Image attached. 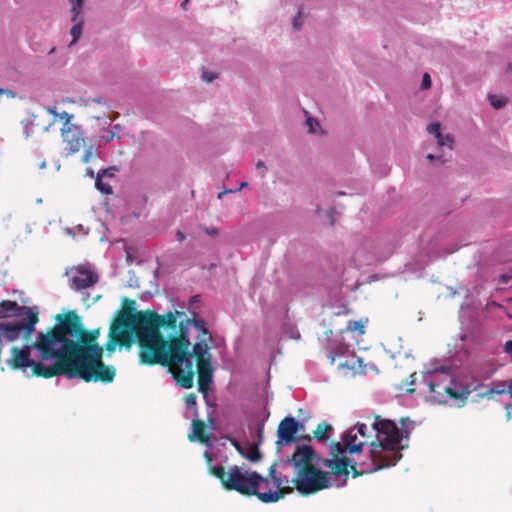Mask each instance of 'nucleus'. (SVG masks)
Instances as JSON below:
<instances>
[{"label": "nucleus", "mask_w": 512, "mask_h": 512, "mask_svg": "<svg viewBox=\"0 0 512 512\" xmlns=\"http://www.w3.org/2000/svg\"><path fill=\"white\" fill-rule=\"evenodd\" d=\"M56 324L39 345L45 356L57 355L65 376L84 382H113L116 369L103 362L104 348L98 344L100 329L85 330L75 311L58 314Z\"/></svg>", "instance_id": "nucleus-1"}, {"label": "nucleus", "mask_w": 512, "mask_h": 512, "mask_svg": "<svg viewBox=\"0 0 512 512\" xmlns=\"http://www.w3.org/2000/svg\"><path fill=\"white\" fill-rule=\"evenodd\" d=\"M212 340L203 320L186 319L177 322V327L169 329L166 333L162 352L166 354V359L157 365L167 367L176 384L189 389L194 385V359L198 374V390L206 396L213 381L212 354L209 346Z\"/></svg>", "instance_id": "nucleus-2"}, {"label": "nucleus", "mask_w": 512, "mask_h": 512, "mask_svg": "<svg viewBox=\"0 0 512 512\" xmlns=\"http://www.w3.org/2000/svg\"><path fill=\"white\" fill-rule=\"evenodd\" d=\"M128 307L120 310L110 325L108 340L103 347L111 356L116 346L130 349L136 338L139 344V362L154 366L166 359L163 348L166 333L177 327V318L172 312L159 315L154 310L135 311L134 300L124 299Z\"/></svg>", "instance_id": "nucleus-3"}, {"label": "nucleus", "mask_w": 512, "mask_h": 512, "mask_svg": "<svg viewBox=\"0 0 512 512\" xmlns=\"http://www.w3.org/2000/svg\"><path fill=\"white\" fill-rule=\"evenodd\" d=\"M373 428L376 430L378 441L370 443L369 463L358 462L340 455L330 459H319L317 464L329 468L331 475L343 476L342 485L347 482L349 468L353 477H358L396 465L402 457L401 450L404 448L401 441L404 437H408V433L400 430L394 421L381 416L375 417Z\"/></svg>", "instance_id": "nucleus-4"}, {"label": "nucleus", "mask_w": 512, "mask_h": 512, "mask_svg": "<svg viewBox=\"0 0 512 512\" xmlns=\"http://www.w3.org/2000/svg\"><path fill=\"white\" fill-rule=\"evenodd\" d=\"M46 333L39 332L37 340L31 345H25L22 348L13 346L11 348V357L7 364L12 370H23L30 367L32 375L49 379L52 377L65 375L63 365L57 355L45 356L44 350L40 347Z\"/></svg>", "instance_id": "nucleus-5"}, {"label": "nucleus", "mask_w": 512, "mask_h": 512, "mask_svg": "<svg viewBox=\"0 0 512 512\" xmlns=\"http://www.w3.org/2000/svg\"><path fill=\"white\" fill-rule=\"evenodd\" d=\"M208 463L211 457L205 452ZM209 473L217 478L227 491H236L244 496H252L256 493L255 484L259 479V473L246 469L245 466L229 465L225 468L222 465L213 466L209 464Z\"/></svg>", "instance_id": "nucleus-6"}, {"label": "nucleus", "mask_w": 512, "mask_h": 512, "mask_svg": "<svg viewBox=\"0 0 512 512\" xmlns=\"http://www.w3.org/2000/svg\"><path fill=\"white\" fill-rule=\"evenodd\" d=\"M330 475V472L320 470L313 465L296 472L292 482L299 493L307 496L329 488L331 486Z\"/></svg>", "instance_id": "nucleus-7"}, {"label": "nucleus", "mask_w": 512, "mask_h": 512, "mask_svg": "<svg viewBox=\"0 0 512 512\" xmlns=\"http://www.w3.org/2000/svg\"><path fill=\"white\" fill-rule=\"evenodd\" d=\"M27 316L25 319L16 323L0 324V331L4 333V336L9 341H15L18 338H22L24 341H29L32 333L35 330V325L39 321L38 313L33 312L31 309H27Z\"/></svg>", "instance_id": "nucleus-8"}, {"label": "nucleus", "mask_w": 512, "mask_h": 512, "mask_svg": "<svg viewBox=\"0 0 512 512\" xmlns=\"http://www.w3.org/2000/svg\"><path fill=\"white\" fill-rule=\"evenodd\" d=\"M275 478V463L268 469L267 476L259 474V479L256 480L255 490L253 496H256L263 503H275L289 494V490H279L274 487Z\"/></svg>", "instance_id": "nucleus-9"}, {"label": "nucleus", "mask_w": 512, "mask_h": 512, "mask_svg": "<svg viewBox=\"0 0 512 512\" xmlns=\"http://www.w3.org/2000/svg\"><path fill=\"white\" fill-rule=\"evenodd\" d=\"M364 446V440L360 439L357 431L353 428H349L342 436V442H332L330 444V456L336 457L340 455L356 454L362 451Z\"/></svg>", "instance_id": "nucleus-10"}, {"label": "nucleus", "mask_w": 512, "mask_h": 512, "mask_svg": "<svg viewBox=\"0 0 512 512\" xmlns=\"http://www.w3.org/2000/svg\"><path fill=\"white\" fill-rule=\"evenodd\" d=\"M304 428V425L292 416H287L281 420L277 430L278 446L290 445L295 443L299 438L296 434Z\"/></svg>", "instance_id": "nucleus-11"}, {"label": "nucleus", "mask_w": 512, "mask_h": 512, "mask_svg": "<svg viewBox=\"0 0 512 512\" xmlns=\"http://www.w3.org/2000/svg\"><path fill=\"white\" fill-rule=\"evenodd\" d=\"M61 137L63 142L66 144L65 149L70 153L74 154L84 146L85 140L83 137V131L77 124H66L62 125Z\"/></svg>", "instance_id": "nucleus-12"}, {"label": "nucleus", "mask_w": 512, "mask_h": 512, "mask_svg": "<svg viewBox=\"0 0 512 512\" xmlns=\"http://www.w3.org/2000/svg\"><path fill=\"white\" fill-rule=\"evenodd\" d=\"M319 459L322 458L316 456L314 449L310 445H300L296 447L289 462L293 464L296 472H298L303 468L313 466L314 463L318 465L317 461Z\"/></svg>", "instance_id": "nucleus-13"}, {"label": "nucleus", "mask_w": 512, "mask_h": 512, "mask_svg": "<svg viewBox=\"0 0 512 512\" xmlns=\"http://www.w3.org/2000/svg\"><path fill=\"white\" fill-rule=\"evenodd\" d=\"M71 271L75 273L70 279L75 290L92 287L98 282V275L85 266L74 267Z\"/></svg>", "instance_id": "nucleus-14"}, {"label": "nucleus", "mask_w": 512, "mask_h": 512, "mask_svg": "<svg viewBox=\"0 0 512 512\" xmlns=\"http://www.w3.org/2000/svg\"><path fill=\"white\" fill-rule=\"evenodd\" d=\"M469 395L470 390L467 386L462 385L461 383L455 382L453 380H449V384L445 392L444 404L453 403L457 407H462L465 405Z\"/></svg>", "instance_id": "nucleus-15"}, {"label": "nucleus", "mask_w": 512, "mask_h": 512, "mask_svg": "<svg viewBox=\"0 0 512 512\" xmlns=\"http://www.w3.org/2000/svg\"><path fill=\"white\" fill-rule=\"evenodd\" d=\"M83 4L84 0H70L71 22H73L74 25L70 30L72 41L69 46L74 45L82 35L84 20L80 15L82 13Z\"/></svg>", "instance_id": "nucleus-16"}, {"label": "nucleus", "mask_w": 512, "mask_h": 512, "mask_svg": "<svg viewBox=\"0 0 512 512\" xmlns=\"http://www.w3.org/2000/svg\"><path fill=\"white\" fill-rule=\"evenodd\" d=\"M449 384L447 377L436 375L428 382V389L432 401L438 404L445 403V392Z\"/></svg>", "instance_id": "nucleus-17"}, {"label": "nucleus", "mask_w": 512, "mask_h": 512, "mask_svg": "<svg viewBox=\"0 0 512 512\" xmlns=\"http://www.w3.org/2000/svg\"><path fill=\"white\" fill-rule=\"evenodd\" d=\"M378 415H374L373 417L368 416L367 420L370 422V428L366 423H357L354 429L357 431L360 439L364 440V446L369 445L372 442H377L378 438L376 435V430L373 428V423L375 422V417Z\"/></svg>", "instance_id": "nucleus-18"}, {"label": "nucleus", "mask_w": 512, "mask_h": 512, "mask_svg": "<svg viewBox=\"0 0 512 512\" xmlns=\"http://www.w3.org/2000/svg\"><path fill=\"white\" fill-rule=\"evenodd\" d=\"M427 131L429 134H432L437 139V144L440 147H448L449 149L453 148L454 139L450 134L443 135L441 133V126L439 123H432L427 126Z\"/></svg>", "instance_id": "nucleus-19"}, {"label": "nucleus", "mask_w": 512, "mask_h": 512, "mask_svg": "<svg viewBox=\"0 0 512 512\" xmlns=\"http://www.w3.org/2000/svg\"><path fill=\"white\" fill-rule=\"evenodd\" d=\"M193 435H189L190 441L195 438L201 443H207L210 440V435L206 432L205 423L202 420L194 419L192 421Z\"/></svg>", "instance_id": "nucleus-20"}, {"label": "nucleus", "mask_w": 512, "mask_h": 512, "mask_svg": "<svg viewBox=\"0 0 512 512\" xmlns=\"http://www.w3.org/2000/svg\"><path fill=\"white\" fill-rule=\"evenodd\" d=\"M236 450L250 462L256 463L261 460L262 454L258 448V444H249L248 447L243 450L240 445L235 444Z\"/></svg>", "instance_id": "nucleus-21"}, {"label": "nucleus", "mask_w": 512, "mask_h": 512, "mask_svg": "<svg viewBox=\"0 0 512 512\" xmlns=\"http://www.w3.org/2000/svg\"><path fill=\"white\" fill-rule=\"evenodd\" d=\"M109 170H100L97 174L95 187L104 194H112L113 190L110 184L103 182L102 178L106 177Z\"/></svg>", "instance_id": "nucleus-22"}, {"label": "nucleus", "mask_w": 512, "mask_h": 512, "mask_svg": "<svg viewBox=\"0 0 512 512\" xmlns=\"http://www.w3.org/2000/svg\"><path fill=\"white\" fill-rule=\"evenodd\" d=\"M332 430V426L326 422H321L317 425L313 431L314 438L320 442H324L328 439L327 433Z\"/></svg>", "instance_id": "nucleus-23"}, {"label": "nucleus", "mask_w": 512, "mask_h": 512, "mask_svg": "<svg viewBox=\"0 0 512 512\" xmlns=\"http://www.w3.org/2000/svg\"><path fill=\"white\" fill-rule=\"evenodd\" d=\"M46 110L50 115H52L54 117L55 120L59 119V120L63 121V125L73 124L72 123V119L74 118L73 114H70L66 111L58 112L56 107H48Z\"/></svg>", "instance_id": "nucleus-24"}, {"label": "nucleus", "mask_w": 512, "mask_h": 512, "mask_svg": "<svg viewBox=\"0 0 512 512\" xmlns=\"http://www.w3.org/2000/svg\"><path fill=\"white\" fill-rule=\"evenodd\" d=\"M368 322L367 318L360 320H351L348 322L347 330L350 332H356L359 335H363L365 333V327Z\"/></svg>", "instance_id": "nucleus-25"}, {"label": "nucleus", "mask_w": 512, "mask_h": 512, "mask_svg": "<svg viewBox=\"0 0 512 512\" xmlns=\"http://www.w3.org/2000/svg\"><path fill=\"white\" fill-rule=\"evenodd\" d=\"M19 308L18 303L12 300H3L0 302L1 317L7 316L8 313L14 312Z\"/></svg>", "instance_id": "nucleus-26"}, {"label": "nucleus", "mask_w": 512, "mask_h": 512, "mask_svg": "<svg viewBox=\"0 0 512 512\" xmlns=\"http://www.w3.org/2000/svg\"><path fill=\"white\" fill-rule=\"evenodd\" d=\"M291 482L286 476H277V471L275 470L274 487L276 489L283 490L287 488L290 494L293 491V487L290 486Z\"/></svg>", "instance_id": "nucleus-27"}, {"label": "nucleus", "mask_w": 512, "mask_h": 512, "mask_svg": "<svg viewBox=\"0 0 512 512\" xmlns=\"http://www.w3.org/2000/svg\"><path fill=\"white\" fill-rule=\"evenodd\" d=\"M196 399H197V396L195 393H189V394H186L185 397H184V401H185V404H186V407L189 408V409H194V414L195 416H198V411H197V403H196Z\"/></svg>", "instance_id": "nucleus-28"}, {"label": "nucleus", "mask_w": 512, "mask_h": 512, "mask_svg": "<svg viewBox=\"0 0 512 512\" xmlns=\"http://www.w3.org/2000/svg\"><path fill=\"white\" fill-rule=\"evenodd\" d=\"M96 158V154L93 151V147L90 146L85 149L84 154L82 156V162L88 163L91 159Z\"/></svg>", "instance_id": "nucleus-29"}, {"label": "nucleus", "mask_w": 512, "mask_h": 512, "mask_svg": "<svg viewBox=\"0 0 512 512\" xmlns=\"http://www.w3.org/2000/svg\"><path fill=\"white\" fill-rule=\"evenodd\" d=\"M489 100H490V104L496 108V109H499L501 107H503L506 103V100L505 99H498L496 96L494 95H491L489 97Z\"/></svg>", "instance_id": "nucleus-30"}, {"label": "nucleus", "mask_w": 512, "mask_h": 512, "mask_svg": "<svg viewBox=\"0 0 512 512\" xmlns=\"http://www.w3.org/2000/svg\"><path fill=\"white\" fill-rule=\"evenodd\" d=\"M306 124L309 127V132L310 133H315L316 132L315 127L319 126L318 121L313 119L312 117H307Z\"/></svg>", "instance_id": "nucleus-31"}, {"label": "nucleus", "mask_w": 512, "mask_h": 512, "mask_svg": "<svg viewBox=\"0 0 512 512\" xmlns=\"http://www.w3.org/2000/svg\"><path fill=\"white\" fill-rule=\"evenodd\" d=\"M503 352L509 356V359L512 362V340H508L504 343Z\"/></svg>", "instance_id": "nucleus-32"}, {"label": "nucleus", "mask_w": 512, "mask_h": 512, "mask_svg": "<svg viewBox=\"0 0 512 512\" xmlns=\"http://www.w3.org/2000/svg\"><path fill=\"white\" fill-rule=\"evenodd\" d=\"M422 89H429L431 87V78L428 73H424L421 82Z\"/></svg>", "instance_id": "nucleus-33"}, {"label": "nucleus", "mask_w": 512, "mask_h": 512, "mask_svg": "<svg viewBox=\"0 0 512 512\" xmlns=\"http://www.w3.org/2000/svg\"><path fill=\"white\" fill-rule=\"evenodd\" d=\"M215 78H217V75L214 73L204 71L202 74V79L207 83L212 82Z\"/></svg>", "instance_id": "nucleus-34"}, {"label": "nucleus", "mask_w": 512, "mask_h": 512, "mask_svg": "<svg viewBox=\"0 0 512 512\" xmlns=\"http://www.w3.org/2000/svg\"><path fill=\"white\" fill-rule=\"evenodd\" d=\"M300 19H301V11L299 10L297 15L293 19V27L296 30H298L302 27V22L300 21Z\"/></svg>", "instance_id": "nucleus-35"}, {"label": "nucleus", "mask_w": 512, "mask_h": 512, "mask_svg": "<svg viewBox=\"0 0 512 512\" xmlns=\"http://www.w3.org/2000/svg\"><path fill=\"white\" fill-rule=\"evenodd\" d=\"M116 134L112 131H106V135L103 136L105 142H110L114 139Z\"/></svg>", "instance_id": "nucleus-36"}, {"label": "nucleus", "mask_w": 512, "mask_h": 512, "mask_svg": "<svg viewBox=\"0 0 512 512\" xmlns=\"http://www.w3.org/2000/svg\"><path fill=\"white\" fill-rule=\"evenodd\" d=\"M6 94L8 97H14L15 94L9 89L0 88V95Z\"/></svg>", "instance_id": "nucleus-37"}, {"label": "nucleus", "mask_w": 512, "mask_h": 512, "mask_svg": "<svg viewBox=\"0 0 512 512\" xmlns=\"http://www.w3.org/2000/svg\"><path fill=\"white\" fill-rule=\"evenodd\" d=\"M176 237H177V240L180 241V242H182L185 239V235L181 231H177Z\"/></svg>", "instance_id": "nucleus-38"}, {"label": "nucleus", "mask_w": 512, "mask_h": 512, "mask_svg": "<svg viewBox=\"0 0 512 512\" xmlns=\"http://www.w3.org/2000/svg\"><path fill=\"white\" fill-rule=\"evenodd\" d=\"M416 378H415V374H411L408 378V380L406 381V384H409V385H412L414 384Z\"/></svg>", "instance_id": "nucleus-39"}, {"label": "nucleus", "mask_w": 512, "mask_h": 512, "mask_svg": "<svg viewBox=\"0 0 512 512\" xmlns=\"http://www.w3.org/2000/svg\"><path fill=\"white\" fill-rule=\"evenodd\" d=\"M107 170H109V171H108V173L106 174V176H108V177H113V176H114V171H116L117 169H116L115 167H110V168H108Z\"/></svg>", "instance_id": "nucleus-40"}, {"label": "nucleus", "mask_w": 512, "mask_h": 512, "mask_svg": "<svg viewBox=\"0 0 512 512\" xmlns=\"http://www.w3.org/2000/svg\"><path fill=\"white\" fill-rule=\"evenodd\" d=\"M510 280V276H507V275H502L501 278H500V281L504 284H507Z\"/></svg>", "instance_id": "nucleus-41"}, {"label": "nucleus", "mask_w": 512, "mask_h": 512, "mask_svg": "<svg viewBox=\"0 0 512 512\" xmlns=\"http://www.w3.org/2000/svg\"><path fill=\"white\" fill-rule=\"evenodd\" d=\"M256 167H257L258 169H260V168H261V169L265 170V164H264V162H263V161H261V160H259V161L256 163Z\"/></svg>", "instance_id": "nucleus-42"}, {"label": "nucleus", "mask_w": 512, "mask_h": 512, "mask_svg": "<svg viewBox=\"0 0 512 512\" xmlns=\"http://www.w3.org/2000/svg\"><path fill=\"white\" fill-rule=\"evenodd\" d=\"M506 392L512 397V380L509 382Z\"/></svg>", "instance_id": "nucleus-43"}, {"label": "nucleus", "mask_w": 512, "mask_h": 512, "mask_svg": "<svg viewBox=\"0 0 512 512\" xmlns=\"http://www.w3.org/2000/svg\"><path fill=\"white\" fill-rule=\"evenodd\" d=\"M86 173H87V175H89L90 177H94V171H93V169H91L90 167H88V168L86 169Z\"/></svg>", "instance_id": "nucleus-44"}, {"label": "nucleus", "mask_w": 512, "mask_h": 512, "mask_svg": "<svg viewBox=\"0 0 512 512\" xmlns=\"http://www.w3.org/2000/svg\"><path fill=\"white\" fill-rule=\"evenodd\" d=\"M189 3V0H184L182 3H181V8L183 10H186L187 9V5Z\"/></svg>", "instance_id": "nucleus-45"}, {"label": "nucleus", "mask_w": 512, "mask_h": 512, "mask_svg": "<svg viewBox=\"0 0 512 512\" xmlns=\"http://www.w3.org/2000/svg\"><path fill=\"white\" fill-rule=\"evenodd\" d=\"M262 434H263V424L259 427V430H258V436L260 439L262 438Z\"/></svg>", "instance_id": "nucleus-46"}, {"label": "nucleus", "mask_w": 512, "mask_h": 512, "mask_svg": "<svg viewBox=\"0 0 512 512\" xmlns=\"http://www.w3.org/2000/svg\"><path fill=\"white\" fill-rule=\"evenodd\" d=\"M92 101L96 102L98 104H102L103 103L101 98H94V99H92Z\"/></svg>", "instance_id": "nucleus-47"}, {"label": "nucleus", "mask_w": 512, "mask_h": 512, "mask_svg": "<svg viewBox=\"0 0 512 512\" xmlns=\"http://www.w3.org/2000/svg\"><path fill=\"white\" fill-rule=\"evenodd\" d=\"M426 158H427V160H430V161H431V160H433V159L435 158V156H434L433 154H428V155L426 156Z\"/></svg>", "instance_id": "nucleus-48"}, {"label": "nucleus", "mask_w": 512, "mask_h": 512, "mask_svg": "<svg viewBox=\"0 0 512 512\" xmlns=\"http://www.w3.org/2000/svg\"><path fill=\"white\" fill-rule=\"evenodd\" d=\"M228 192H233V191L232 190H226L224 192H221V193L218 194V198H221L223 194L228 193Z\"/></svg>", "instance_id": "nucleus-49"}, {"label": "nucleus", "mask_w": 512, "mask_h": 512, "mask_svg": "<svg viewBox=\"0 0 512 512\" xmlns=\"http://www.w3.org/2000/svg\"><path fill=\"white\" fill-rule=\"evenodd\" d=\"M301 438H302V439H304V440H307V441H310V440H311V438H310V436H309V435L303 436V437H301Z\"/></svg>", "instance_id": "nucleus-50"}, {"label": "nucleus", "mask_w": 512, "mask_h": 512, "mask_svg": "<svg viewBox=\"0 0 512 512\" xmlns=\"http://www.w3.org/2000/svg\"><path fill=\"white\" fill-rule=\"evenodd\" d=\"M209 234H211V235H216V234H217V231L214 229V230H212L211 232H209Z\"/></svg>", "instance_id": "nucleus-51"}, {"label": "nucleus", "mask_w": 512, "mask_h": 512, "mask_svg": "<svg viewBox=\"0 0 512 512\" xmlns=\"http://www.w3.org/2000/svg\"><path fill=\"white\" fill-rule=\"evenodd\" d=\"M247 185H248V184H247L246 182H243V183L241 184V188L246 187Z\"/></svg>", "instance_id": "nucleus-52"}, {"label": "nucleus", "mask_w": 512, "mask_h": 512, "mask_svg": "<svg viewBox=\"0 0 512 512\" xmlns=\"http://www.w3.org/2000/svg\"><path fill=\"white\" fill-rule=\"evenodd\" d=\"M407 392H409V393H413V392H414V389H407Z\"/></svg>", "instance_id": "nucleus-53"}]
</instances>
